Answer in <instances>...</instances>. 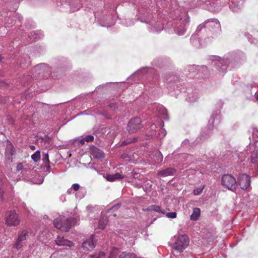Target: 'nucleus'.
<instances>
[{
  "mask_svg": "<svg viewBox=\"0 0 258 258\" xmlns=\"http://www.w3.org/2000/svg\"><path fill=\"white\" fill-rule=\"evenodd\" d=\"M21 242L22 241H19V240L17 239L15 244L14 245V247L17 249H20L23 246L22 244L21 243Z\"/></svg>",
  "mask_w": 258,
  "mask_h": 258,
  "instance_id": "nucleus-22",
  "label": "nucleus"
},
{
  "mask_svg": "<svg viewBox=\"0 0 258 258\" xmlns=\"http://www.w3.org/2000/svg\"><path fill=\"white\" fill-rule=\"evenodd\" d=\"M72 187L75 191H78L80 188V185L77 183L73 184Z\"/></svg>",
  "mask_w": 258,
  "mask_h": 258,
  "instance_id": "nucleus-25",
  "label": "nucleus"
},
{
  "mask_svg": "<svg viewBox=\"0 0 258 258\" xmlns=\"http://www.w3.org/2000/svg\"><path fill=\"white\" fill-rule=\"evenodd\" d=\"M116 214H113V216H114V217L116 216Z\"/></svg>",
  "mask_w": 258,
  "mask_h": 258,
  "instance_id": "nucleus-32",
  "label": "nucleus"
},
{
  "mask_svg": "<svg viewBox=\"0 0 258 258\" xmlns=\"http://www.w3.org/2000/svg\"><path fill=\"white\" fill-rule=\"evenodd\" d=\"M85 142H86V141L85 140V138H84L83 139H82V140H80V143H81V144L82 145H83L85 144Z\"/></svg>",
  "mask_w": 258,
  "mask_h": 258,
  "instance_id": "nucleus-27",
  "label": "nucleus"
},
{
  "mask_svg": "<svg viewBox=\"0 0 258 258\" xmlns=\"http://www.w3.org/2000/svg\"><path fill=\"white\" fill-rule=\"evenodd\" d=\"M238 184L241 188L244 190L247 189L250 185V177L246 174H242L239 175Z\"/></svg>",
  "mask_w": 258,
  "mask_h": 258,
  "instance_id": "nucleus-6",
  "label": "nucleus"
},
{
  "mask_svg": "<svg viewBox=\"0 0 258 258\" xmlns=\"http://www.w3.org/2000/svg\"><path fill=\"white\" fill-rule=\"evenodd\" d=\"M28 232L26 230H23L21 233L19 235L18 238L17 239L19 240V241H23L26 239L27 237L28 236Z\"/></svg>",
  "mask_w": 258,
  "mask_h": 258,
  "instance_id": "nucleus-16",
  "label": "nucleus"
},
{
  "mask_svg": "<svg viewBox=\"0 0 258 258\" xmlns=\"http://www.w3.org/2000/svg\"><path fill=\"white\" fill-rule=\"evenodd\" d=\"M110 108H112L113 110H115L116 108V104L114 103H111L109 105Z\"/></svg>",
  "mask_w": 258,
  "mask_h": 258,
  "instance_id": "nucleus-26",
  "label": "nucleus"
},
{
  "mask_svg": "<svg viewBox=\"0 0 258 258\" xmlns=\"http://www.w3.org/2000/svg\"><path fill=\"white\" fill-rule=\"evenodd\" d=\"M74 220V219L73 218L65 219L64 216H59L54 220L53 224L57 229L62 231L67 232L70 229L72 221Z\"/></svg>",
  "mask_w": 258,
  "mask_h": 258,
  "instance_id": "nucleus-1",
  "label": "nucleus"
},
{
  "mask_svg": "<svg viewBox=\"0 0 258 258\" xmlns=\"http://www.w3.org/2000/svg\"><path fill=\"white\" fill-rule=\"evenodd\" d=\"M5 222L8 226H17L20 223V219L15 211H10L6 214Z\"/></svg>",
  "mask_w": 258,
  "mask_h": 258,
  "instance_id": "nucleus-2",
  "label": "nucleus"
},
{
  "mask_svg": "<svg viewBox=\"0 0 258 258\" xmlns=\"http://www.w3.org/2000/svg\"><path fill=\"white\" fill-rule=\"evenodd\" d=\"M204 188V186H203L202 187L195 188L194 190V195H200L203 192Z\"/></svg>",
  "mask_w": 258,
  "mask_h": 258,
  "instance_id": "nucleus-20",
  "label": "nucleus"
},
{
  "mask_svg": "<svg viewBox=\"0 0 258 258\" xmlns=\"http://www.w3.org/2000/svg\"><path fill=\"white\" fill-rule=\"evenodd\" d=\"M31 158L34 162H37L39 161L40 159V152L39 151H37L31 156Z\"/></svg>",
  "mask_w": 258,
  "mask_h": 258,
  "instance_id": "nucleus-18",
  "label": "nucleus"
},
{
  "mask_svg": "<svg viewBox=\"0 0 258 258\" xmlns=\"http://www.w3.org/2000/svg\"><path fill=\"white\" fill-rule=\"evenodd\" d=\"M189 244V239L185 235L179 236L174 244V249L179 252H181Z\"/></svg>",
  "mask_w": 258,
  "mask_h": 258,
  "instance_id": "nucleus-5",
  "label": "nucleus"
},
{
  "mask_svg": "<svg viewBox=\"0 0 258 258\" xmlns=\"http://www.w3.org/2000/svg\"><path fill=\"white\" fill-rule=\"evenodd\" d=\"M96 242L94 241V235H92L90 237L82 243V247L85 250H91L95 246Z\"/></svg>",
  "mask_w": 258,
  "mask_h": 258,
  "instance_id": "nucleus-7",
  "label": "nucleus"
},
{
  "mask_svg": "<svg viewBox=\"0 0 258 258\" xmlns=\"http://www.w3.org/2000/svg\"><path fill=\"white\" fill-rule=\"evenodd\" d=\"M251 162L258 166V150L253 152L251 156Z\"/></svg>",
  "mask_w": 258,
  "mask_h": 258,
  "instance_id": "nucleus-15",
  "label": "nucleus"
},
{
  "mask_svg": "<svg viewBox=\"0 0 258 258\" xmlns=\"http://www.w3.org/2000/svg\"><path fill=\"white\" fill-rule=\"evenodd\" d=\"M84 138L87 142H91L94 140V137L92 135H88Z\"/></svg>",
  "mask_w": 258,
  "mask_h": 258,
  "instance_id": "nucleus-24",
  "label": "nucleus"
},
{
  "mask_svg": "<svg viewBox=\"0 0 258 258\" xmlns=\"http://www.w3.org/2000/svg\"><path fill=\"white\" fill-rule=\"evenodd\" d=\"M57 245L61 246H68L71 247L74 245L72 241L64 239L63 237L58 236L55 240Z\"/></svg>",
  "mask_w": 258,
  "mask_h": 258,
  "instance_id": "nucleus-8",
  "label": "nucleus"
},
{
  "mask_svg": "<svg viewBox=\"0 0 258 258\" xmlns=\"http://www.w3.org/2000/svg\"><path fill=\"white\" fill-rule=\"evenodd\" d=\"M118 258H136V256L133 253L123 252L119 256Z\"/></svg>",
  "mask_w": 258,
  "mask_h": 258,
  "instance_id": "nucleus-17",
  "label": "nucleus"
},
{
  "mask_svg": "<svg viewBox=\"0 0 258 258\" xmlns=\"http://www.w3.org/2000/svg\"><path fill=\"white\" fill-rule=\"evenodd\" d=\"M143 127L142 121L139 117H134L128 121L127 130L130 133H135Z\"/></svg>",
  "mask_w": 258,
  "mask_h": 258,
  "instance_id": "nucleus-4",
  "label": "nucleus"
},
{
  "mask_svg": "<svg viewBox=\"0 0 258 258\" xmlns=\"http://www.w3.org/2000/svg\"><path fill=\"white\" fill-rule=\"evenodd\" d=\"M201 214V210L198 208H195L193 210V212L190 216V220L196 221L198 219Z\"/></svg>",
  "mask_w": 258,
  "mask_h": 258,
  "instance_id": "nucleus-13",
  "label": "nucleus"
},
{
  "mask_svg": "<svg viewBox=\"0 0 258 258\" xmlns=\"http://www.w3.org/2000/svg\"><path fill=\"white\" fill-rule=\"evenodd\" d=\"M89 256L92 258H104L105 253L103 251H100L97 254H91Z\"/></svg>",
  "mask_w": 258,
  "mask_h": 258,
  "instance_id": "nucleus-19",
  "label": "nucleus"
},
{
  "mask_svg": "<svg viewBox=\"0 0 258 258\" xmlns=\"http://www.w3.org/2000/svg\"><path fill=\"white\" fill-rule=\"evenodd\" d=\"M176 212H169L166 214V216L168 218H175L176 217Z\"/></svg>",
  "mask_w": 258,
  "mask_h": 258,
  "instance_id": "nucleus-23",
  "label": "nucleus"
},
{
  "mask_svg": "<svg viewBox=\"0 0 258 258\" xmlns=\"http://www.w3.org/2000/svg\"><path fill=\"white\" fill-rule=\"evenodd\" d=\"M92 154L97 159H102L104 157L103 152L97 148L94 147L92 150Z\"/></svg>",
  "mask_w": 258,
  "mask_h": 258,
  "instance_id": "nucleus-10",
  "label": "nucleus"
},
{
  "mask_svg": "<svg viewBox=\"0 0 258 258\" xmlns=\"http://www.w3.org/2000/svg\"><path fill=\"white\" fill-rule=\"evenodd\" d=\"M255 98H256V100L258 101V93H257L256 94H255Z\"/></svg>",
  "mask_w": 258,
  "mask_h": 258,
  "instance_id": "nucleus-30",
  "label": "nucleus"
},
{
  "mask_svg": "<svg viewBox=\"0 0 258 258\" xmlns=\"http://www.w3.org/2000/svg\"><path fill=\"white\" fill-rule=\"evenodd\" d=\"M108 222V220L107 217H104L101 218L98 223V227L100 229H104L105 227V226L107 225Z\"/></svg>",
  "mask_w": 258,
  "mask_h": 258,
  "instance_id": "nucleus-14",
  "label": "nucleus"
},
{
  "mask_svg": "<svg viewBox=\"0 0 258 258\" xmlns=\"http://www.w3.org/2000/svg\"><path fill=\"white\" fill-rule=\"evenodd\" d=\"M144 211H154L155 212L161 213L163 214H165L164 210L161 209V208L159 206L157 205H151L148 207L146 209H144Z\"/></svg>",
  "mask_w": 258,
  "mask_h": 258,
  "instance_id": "nucleus-12",
  "label": "nucleus"
},
{
  "mask_svg": "<svg viewBox=\"0 0 258 258\" xmlns=\"http://www.w3.org/2000/svg\"><path fill=\"white\" fill-rule=\"evenodd\" d=\"M119 206V205H118L117 206ZM116 206H114V207H112V209L114 208Z\"/></svg>",
  "mask_w": 258,
  "mask_h": 258,
  "instance_id": "nucleus-31",
  "label": "nucleus"
},
{
  "mask_svg": "<svg viewBox=\"0 0 258 258\" xmlns=\"http://www.w3.org/2000/svg\"><path fill=\"white\" fill-rule=\"evenodd\" d=\"M175 170L172 168H168L165 170H160L158 172V175L161 176H167L173 175Z\"/></svg>",
  "mask_w": 258,
  "mask_h": 258,
  "instance_id": "nucleus-9",
  "label": "nucleus"
},
{
  "mask_svg": "<svg viewBox=\"0 0 258 258\" xmlns=\"http://www.w3.org/2000/svg\"><path fill=\"white\" fill-rule=\"evenodd\" d=\"M222 184L228 189L235 191L237 187L235 179L230 174H225L222 177Z\"/></svg>",
  "mask_w": 258,
  "mask_h": 258,
  "instance_id": "nucleus-3",
  "label": "nucleus"
},
{
  "mask_svg": "<svg viewBox=\"0 0 258 258\" xmlns=\"http://www.w3.org/2000/svg\"><path fill=\"white\" fill-rule=\"evenodd\" d=\"M123 177L122 175L117 173L114 174H107L106 178L107 181L113 182L117 179H122Z\"/></svg>",
  "mask_w": 258,
  "mask_h": 258,
  "instance_id": "nucleus-11",
  "label": "nucleus"
},
{
  "mask_svg": "<svg viewBox=\"0 0 258 258\" xmlns=\"http://www.w3.org/2000/svg\"><path fill=\"white\" fill-rule=\"evenodd\" d=\"M30 148L32 150H34L35 149V147L34 145H31L30 146Z\"/></svg>",
  "mask_w": 258,
  "mask_h": 258,
  "instance_id": "nucleus-28",
  "label": "nucleus"
},
{
  "mask_svg": "<svg viewBox=\"0 0 258 258\" xmlns=\"http://www.w3.org/2000/svg\"><path fill=\"white\" fill-rule=\"evenodd\" d=\"M22 167V164H21V163H20V164H19L17 165V168H18V169H21Z\"/></svg>",
  "mask_w": 258,
  "mask_h": 258,
  "instance_id": "nucleus-29",
  "label": "nucleus"
},
{
  "mask_svg": "<svg viewBox=\"0 0 258 258\" xmlns=\"http://www.w3.org/2000/svg\"><path fill=\"white\" fill-rule=\"evenodd\" d=\"M43 161L44 163H45L46 164L49 165V157L48 154L47 153H44L43 154V158H42Z\"/></svg>",
  "mask_w": 258,
  "mask_h": 258,
  "instance_id": "nucleus-21",
  "label": "nucleus"
}]
</instances>
